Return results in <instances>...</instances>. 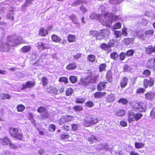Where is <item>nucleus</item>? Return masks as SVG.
I'll use <instances>...</instances> for the list:
<instances>
[{
    "instance_id": "nucleus-41",
    "label": "nucleus",
    "mask_w": 155,
    "mask_h": 155,
    "mask_svg": "<svg viewBox=\"0 0 155 155\" xmlns=\"http://www.w3.org/2000/svg\"><path fill=\"white\" fill-rule=\"evenodd\" d=\"M115 100L114 96L113 95H108L106 101L107 102H112Z\"/></svg>"
},
{
    "instance_id": "nucleus-28",
    "label": "nucleus",
    "mask_w": 155,
    "mask_h": 155,
    "mask_svg": "<svg viewBox=\"0 0 155 155\" xmlns=\"http://www.w3.org/2000/svg\"><path fill=\"white\" fill-rule=\"evenodd\" d=\"M128 102V101L127 99L123 97L120 98L117 101L118 103L124 105L127 104Z\"/></svg>"
},
{
    "instance_id": "nucleus-40",
    "label": "nucleus",
    "mask_w": 155,
    "mask_h": 155,
    "mask_svg": "<svg viewBox=\"0 0 155 155\" xmlns=\"http://www.w3.org/2000/svg\"><path fill=\"white\" fill-rule=\"evenodd\" d=\"M70 82L73 84H74L77 82L78 79L77 77L75 76H70L69 78Z\"/></svg>"
},
{
    "instance_id": "nucleus-15",
    "label": "nucleus",
    "mask_w": 155,
    "mask_h": 155,
    "mask_svg": "<svg viewBox=\"0 0 155 155\" xmlns=\"http://www.w3.org/2000/svg\"><path fill=\"white\" fill-rule=\"evenodd\" d=\"M107 84V82L106 81L100 82L97 85V90L99 91H101L104 90L106 88Z\"/></svg>"
},
{
    "instance_id": "nucleus-18",
    "label": "nucleus",
    "mask_w": 155,
    "mask_h": 155,
    "mask_svg": "<svg viewBox=\"0 0 155 155\" xmlns=\"http://www.w3.org/2000/svg\"><path fill=\"white\" fill-rule=\"evenodd\" d=\"M145 53L148 54H150L153 53H155V45L153 47L151 45H149L148 47L145 48Z\"/></svg>"
},
{
    "instance_id": "nucleus-63",
    "label": "nucleus",
    "mask_w": 155,
    "mask_h": 155,
    "mask_svg": "<svg viewBox=\"0 0 155 155\" xmlns=\"http://www.w3.org/2000/svg\"><path fill=\"white\" fill-rule=\"evenodd\" d=\"M120 0H110L109 2L110 3L112 4L116 5L119 4V1Z\"/></svg>"
},
{
    "instance_id": "nucleus-30",
    "label": "nucleus",
    "mask_w": 155,
    "mask_h": 155,
    "mask_svg": "<svg viewBox=\"0 0 155 155\" xmlns=\"http://www.w3.org/2000/svg\"><path fill=\"white\" fill-rule=\"evenodd\" d=\"M151 74V71L148 69L144 70L142 72V75L144 77L146 78L150 76Z\"/></svg>"
},
{
    "instance_id": "nucleus-52",
    "label": "nucleus",
    "mask_w": 155,
    "mask_h": 155,
    "mask_svg": "<svg viewBox=\"0 0 155 155\" xmlns=\"http://www.w3.org/2000/svg\"><path fill=\"white\" fill-rule=\"evenodd\" d=\"M62 130L66 131H69L71 130L70 126L68 125H64L62 127Z\"/></svg>"
},
{
    "instance_id": "nucleus-13",
    "label": "nucleus",
    "mask_w": 155,
    "mask_h": 155,
    "mask_svg": "<svg viewBox=\"0 0 155 155\" xmlns=\"http://www.w3.org/2000/svg\"><path fill=\"white\" fill-rule=\"evenodd\" d=\"M37 47L39 49L45 50L50 49V45L48 44L43 43L41 42H38L37 43Z\"/></svg>"
},
{
    "instance_id": "nucleus-53",
    "label": "nucleus",
    "mask_w": 155,
    "mask_h": 155,
    "mask_svg": "<svg viewBox=\"0 0 155 155\" xmlns=\"http://www.w3.org/2000/svg\"><path fill=\"white\" fill-rule=\"evenodd\" d=\"M145 88L143 87H140L138 88L136 91V93L137 94H141L144 93L145 91Z\"/></svg>"
},
{
    "instance_id": "nucleus-46",
    "label": "nucleus",
    "mask_w": 155,
    "mask_h": 155,
    "mask_svg": "<svg viewBox=\"0 0 155 155\" xmlns=\"http://www.w3.org/2000/svg\"><path fill=\"white\" fill-rule=\"evenodd\" d=\"M154 33V31L152 29H149L146 31L145 32V34L146 36H153Z\"/></svg>"
},
{
    "instance_id": "nucleus-3",
    "label": "nucleus",
    "mask_w": 155,
    "mask_h": 155,
    "mask_svg": "<svg viewBox=\"0 0 155 155\" xmlns=\"http://www.w3.org/2000/svg\"><path fill=\"white\" fill-rule=\"evenodd\" d=\"M132 108L135 111L140 112H145L147 108V104L142 101L135 102L132 105Z\"/></svg>"
},
{
    "instance_id": "nucleus-49",
    "label": "nucleus",
    "mask_w": 155,
    "mask_h": 155,
    "mask_svg": "<svg viewBox=\"0 0 155 155\" xmlns=\"http://www.w3.org/2000/svg\"><path fill=\"white\" fill-rule=\"evenodd\" d=\"M127 57H130L132 56L134 53V51L132 49L129 50L127 51L126 53H125Z\"/></svg>"
},
{
    "instance_id": "nucleus-12",
    "label": "nucleus",
    "mask_w": 155,
    "mask_h": 155,
    "mask_svg": "<svg viewBox=\"0 0 155 155\" xmlns=\"http://www.w3.org/2000/svg\"><path fill=\"white\" fill-rule=\"evenodd\" d=\"M36 84L35 81H28L26 82L25 84L22 85L21 90L25 89L26 88H31L33 87Z\"/></svg>"
},
{
    "instance_id": "nucleus-23",
    "label": "nucleus",
    "mask_w": 155,
    "mask_h": 155,
    "mask_svg": "<svg viewBox=\"0 0 155 155\" xmlns=\"http://www.w3.org/2000/svg\"><path fill=\"white\" fill-rule=\"evenodd\" d=\"M0 142L3 145H8L11 141L7 137H5L0 139Z\"/></svg>"
},
{
    "instance_id": "nucleus-20",
    "label": "nucleus",
    "mask_w": 155,
    "mask_h": 155,
    "mask_svg": "<svg viewBox=\"0 0 155 155\" xmlns=\"http://www.w3.org/2000/svg\"><path fill=\"white\" fill-rule=\"evenodd\" d=\"M107 94V93L105 92H96L94 94V97L96 99H100Z\"/></svg>"
},
{
    "instance_id": "nucleus-55",
    "label": "nucleus",
    "mask_w": 155,
    "mask_h": 155,
    "mask_svg": "<svg viewBox=\"0 0 155 155\" xmlns=\"http://www.w3.org/2000/svg\"><path fill=\"white\" fill-rule=\"evenodd\" d=\"M150 116L152 118H155V107L151 110Z\"/></svg>"
},
{
    "instance_id": "nucleus-36",
    "label": "nucleus",
    "mask_w": 155,
    "mask_h": 155,
    "mask_svg": "<svg viewBox=\"0 0 155 155\" xmlns=\"http://www.w3.org/2000/svg\"><path fill=\"white\" fill-rule=\"evenodd\" d=\"M71 127L73 131L78 130L80 128V125L78 124H71Z\"/></svg>"
},
{
    "instance_id": "nucleus-33",
    "label": "nucleus",
    "mask_w": 155,
    "mask_h": 155,
    "mask_svg": "<svg viewBox=\"0 0 155 155\" xmlns=\"http://www.w3.org/2000/svg\"><path fill=\"white\" fill-rule=\"evenodd\" d=\"M16 108L18 112H22L25 110V107L22 104H19L17 106Z\"/></svg>"
},
{
    "instance_id": "nucleus-26",
    "label": "nucleus",
    "mask_w": 155,
    "mask_h": 155,
    "mask_svg": "<svg viewBox=\"0 0 155 155\" xmlns=\"http://www.w3.org/2000/svg\"><path fill=\"white\" fill-rule=\"evenodd\" d=\"M51 38L52 41L56 43L60 42L61 39L59 37L55 34H53L51 35Z\"/></svg>"
},
{
    "instance_id": "nucleus-42",
    "label": "nucleus",
    "mask_w": 155,
    "mask_h": 155,
    "mask_svg": "<svg viewBox=\"0 0 155 155\" xmlns=\"http://www.w3.org/2000/svg\"><path fill=\"white\" fill-rule=\"evenodd\" d=\"M86 98L85 97L78 98L76 100L75 102L77 104H83Z\"/></svg>"
},
{
    "instance_id": "nucleus-35",
    "label": "nucleus",
    "mask_w": 155,
    "mask_h": 155,
    "mask_svg": "<svg viewBox=\"0 0 155 155\" xmlns=\"http://www.w3.org/2000/svg\"><path fill=\"white\" fill-rule=\"evenodd\" d=\"M10 44L7 43H5L2 46V49L4 51H8L10 49Z\"/></svg>"
},
{
    "instance_id": "nucleus-4",
    "label": "nucleus",
    "mask_w": 155,
    "mask_h": 155,
    "mask_svg": "<svg viewBox=\"0 0 155 155\" xmlns=\"http://www.w3.org/2000/svg\"><path fill=\"white\" fill-rule=\"evenodd\" d=\"M143 115L140 113H136L133 111H129L128 113V121L129 123H131L135 121H137L140 119Z\"/></svg>"
},
{
    "instance_id": "nucleus-7",
    "label": "nucleus",
    "mask_w": 155,
    "mask_h": 155,
    "mask_svg": "<svg viewBox=\"0 0 155 155\" xmlns=\"http://www.w3.org/2000/svg\"><path fill=\"white\" fill-rule=\"evenodd\" d=\"M98 77V75L95 76H91L85 78L81 79V82L82 84L86 86L90 83H96Z\"/></svg>"
},
{
    "instance_id": "nucleus-45",
    "label": "nucleus",
    "mask_w": 155,
    "mask_h": 155,
    "mask_svg": "<svg viewBox=\"0 0 155 155\" xmlns=\"http://www.w3.org/2000/svg\"><path fill=\"white\" fill-rule=\"evenodd\" d=\"M41 82L43 86L46 85L48 83V80L47 78L45 76H43L41 78Z\"/></svg>"
},
{
    "instance_id": "nucleus-25",
    "label": "nucleus",
    "mask_w": 155,
    "mask_h": 155,
    "mask_svg": "<svg viewBox=\"0 0 155 155\" xmlns=\"http://www.w3.org/2000/svg\"><path fill=\"white\" fill-rule=\"evenodd\" d=\"M87 59L88 61L91 63H94L96 61L95 56L92 54H89L87 56Z\"/></svg>"
},
{
    "instance_id": "nucleus-6",
    "label": "nucleus",
    "mask_w": 155,
    "mask_h": 155,
    "mask_svg": "<svg viewBox=\"0 0 155 155\" xmlns=\"http://www.w3.org/2000/svg\"><path fill=\"white\" fill-rule=\"evenodd\" d=\"M74 120L73 116L69 115H65L62 116L58 120V124L59 125H62L64 124L70 122Z\"/></svg>"
},
{
    "instance_id": "nucleus-32",
    "label": "nucleus",
    "mask_w": 155,
    "mask_h": 155,
    "mask_svg": "<svg viewBox=\"0 0 155 155\" xmlns=\"http://www.w3.org/2000/svg\"><path fill=\"white\" fill-rule=\"evenodd\" d=\"M134 145L136 148L139 149L143 147L145 145V144L141 142H135Z\"/></svg>"
},
{
    "instance_id": "nucleus-48",
    "label": "nucleus",
    "mask_w": 155,
    "mask_h": 155,
    "mask_svg": "<svg viewBox=\"0 0 155 155\" xmlns=\"http://www.w3.org/2000/svg\"><path fill=\"white\" fill-rule=\"evenodd\" d=\"M73 92V89L69 87L68 88L66 91V95L67 96H69L72 95Z\"/></svg>"
},
{
    "instance_id": "nucleus-34",
    "label": "nucleus",
    "mask_w": 155,
    "mask_h": 155,
    "mask_svg": "<svg viewBox=\"0 0 155 155\" xmlns=\"http://www.w3.org/2000/svg\"><path fill=\"white\" fill-rule=\"evenodd\" d=\"M31 49V47L29 45L23 46L21 48V51L23 53H26L29 51Z\"/></svg>"
},
{
    "instance_id": "nucleus-47",
    "label": "nucleus",
    "mask_w": 155,
    "mask_h": 155,
    "mask_svg": "<svg viewBox=\"0 0 155 155\" xmlns=\"http://www.w3.org/2000/svg\"><path fill=\"white\" fill-rule=\"evenodd\" d=\"M58 81L60 82H63L65 84H67L68 82V78L64 77H62L60 78Z\"/></svg>"
},
{
    "instance_id": "nucleus-57",
    "label": "nucleus",
    "mask_w": 155,
    "mask_h": 155,
    "mask_svg": "<svg viewBox=\"0 0 155 155\" xmlns=\"http://www.w3.org/2000/svg\"><path fill=\"white\" fill-rule=\"evenodd\" d=\"M9 147L11 149H15L17 148V147L15 144L12 143L11 141L9 144Z\"/></svg>"
},
{
    "instance_id": "nucleus-2",
    "label": "nucleus",
    "mask_w": 155,
    "mask_h": 155,
    "mask_svg": "<svg viewBox=\"0 0 155 155\" xmlns=\"http://www.w3.org/2000/svg\"><path fill=\"white\" fill-rule=\"evenodd\" d=\"M98 122V119L97 117L90 115L86 117L84 119L83 124L86 127H89L91 125L96 124Z\"/></svg>"
},
{
    "instance_id": "nucleus-5",
    "label": "nucleus",
    "mask_w": 155,
    "mask_h": 155,
    "mask_svg": "<svg viewBox=\"0 0 155 155\" xmlns=\"http://www.w3.org/2000/svg\"><path fill=\"white\" fill-rule=\"evenodd\" d=\"M104 16L107 22L110 23H112L119 19V16L108 12L104 14Z\"/></svg>"
},
{
    "instance_id": "nucleus-21",
    "label": "nucleus",
    "mask_w": 155,
    "mask_h": 155,
    "mask_svg": "<svg viewBox=\"0 0 155 155\" xmlns=\"http://www.w3.org/2000/svg\"><path fill=\"white\" fill-rule=\"evenodd\" d=\"M100 47L102 50L107 51L108 53L110 52L111 51V49H110V48L109 44L107 45L105 43H103L101 44Z\"/></svg>"
},
{
    "instance_id": "nucleus-8",
    "label": "nucleus",
    "mask_w": 155,
    "mask_h": 155,
    "mask_svg": "<svg viewBox=\"0 0 155 155\" xmlns=\"http://www.w3.org/2000/svg\"><path fill=\"white\" fill-rule=\"evenodd\" d=\"M37 111L40 114H43L42 117L44 118H47L49 117V114L46 108L43 106L39 107L37 109Z\"/></svg>"
},
{
    "instance_id": "nucleus-24",
    "label": "nucleus",
    "mask_w": 155,
    "mask_h": 155,
    "mask_svg": "<svg viewBox=\"0 0 155 155\" xmlns=\"http://www.w3.org/2000/svg\"><path fill=\"white\" fill-rule=\"evenodd\" d=\"M76 38L74 35L69 34L67 37L68 41L69 43H72L75 42Z\"/></svg>"
},
{
    "instance_id": "nucleus-9",
    "label": "nucleus",
    "mask_w": 155,
    "mask_h": 155,
    "mask_svg": "<svg viewBox=\"0 0 155 155\" xmlns=\"http://www.w3.org/2000/svg\"><path fill=\"white\" fill-rule=\"evenodd\" d=\"M154 80L153 78L150 77L148 79H144L143 82V86L144 88H147L148 87L153 86L154 83Z\"/></svg>"
},
{
    "instance_id": "nucleus-16",
    "label": "nucleus",
    "mask_w": 155,
    "mask_h": 155,
    "mask_svg": "<svg viewBox=\"0 0 155 155\" xmlns=\"http://www.w3.org/2000/svg\"><path fill=\"white\" fill-rule=\"evenodd\" d=\"M144 96L146 100L152 101L155 97V92L151 91L148 92L145 94Z\"/></svg>"
},
{
    "instance_id": "nucleus-11",
    "label": "nucleus",
    "mask_w": 155,
    "mask_h": 155,
    "mask_svg": "<svg viewBox=\"0 0 155 155\" xmlns=\"http://www.w3.org/2000/svg\"><path fill=\"white\" fill-rule=\"evenodd\" d=\"M146 67L148 69L155 70V58H151L148 60L146 64Z\"/></svg>"
},
{
    "instance_id": "nucleus-58",
    "label": "nucleus",
    "mask_w": 155,
    "mask_h": 155,
    "mask_svg": "<svg viewBox=\"0 0 155 155\" xmlns=\"http://www.w3.org/2000/svg\"><path fill=\"white\" fill-rule=\"evenodd\" d=\"M49 128L51 131L54 132L55 130V126L53 124H51L49 125Z\"/></svg>"
},
{
    "instance_id": "nucleus-44",
    "label": "nucleus",
    "mask_w": 155,
    "mask_h": 155,
    "mask_svg": "<svg viewBox=\"0 0 155 155\" xmlns=\"http://www.w3.org/2000/svg\"><path fill=\"white\" fill-rule=\"evenodd\" d=\"M110 56L111 58L114 60H116L118 57V54L115 52H114L110 53Z\"/></svg>"
},
{
    "instance_id": "nucleus-60",
    "label": "nucleus",
    "mask_w": 155,
    "mask_h": 155,
    "mask_svg": "<svg viewBox=\"0 0 155 155\" xmlns=\"http://www.w3.org/2000/svg\"><path fill=\"white\" fill-rule=\"evenodd\" d=\"M81 53H77L76 55L73 56V59L74 60H78L81 57Z\"/></svg>"
},
{
    "instance_id": "nucleus-43",
    "label": "nucleus",
    "mask_w": 155,
    "mask_h": 155,
    "mask_svg": "<svg viewBox=\"0 0 155 155\" xmlns=\"http://www.w3.org/2000/svg\"><path fill=\"white\" fill-rule=\"evenodd\" d=\"M73 109L75 111H80L83 110V108L81 105H76L73 107Z\"/></svg>"
},
{
    "instance_id": "nucleus-61",
    "label": "nucleus",
    "mask_w": 155,
    "mask_h": 155,
    "mask_svg": "<svg viewBox=\"0 0 155 155\" xmlns=\"http://www.w3.org/2000/svg\"><path fill=\"white\" fill-rule=\"evenodd\" d=\"M114 34L117 38H119L121 37L122 34L121 31H115Z\"/></svg>"
},
{
    "instance_id": "nucleus-31",
    "label": "nucleus",
    "mask_w": 155,
    "mask_h": 155,
    "mask_svg": "<svg viewBox=\"0 0 155 155\" xmlns=\"http://www.w3.org/2000/svg\"><path fill=\"white\" fill-rule=\"evenodd\" d=\"M106 67V64L105 63L100 64L98 67L99 72H101L104 71H105Z\"/></svg>"
},
{
    "instance_id": "nucleus-38",
    "label": "nucleus",
    "mask_w": 155,
    "mask_h": 155,
    "mask_svg": "<svg viewBox=\"0 0 155 155\" xmlns=\"http://www.w3.org/2000/svg\"><path fill=\"white\" fill-rule=\"evenodd\" d=\"M125 114V110H119L116 113V115L118 117H122Z\"/></svg>"
},
{
    "instance_id": "nucleus-54",
    "label": "nucleus",
    "mask_w": 155,
    "mask_h": 155,
    "mask_svg": "<svg viewBox=\"0 0 155 155\" xmlns=\"http://www.w3.org/2000/svg\"><path fill=\"white\" fill-rule=\"evenodd\" d=\"M121 28V24L117 22L115 24L113 27V28L115 29H120Z\"/></svg>"
},
{
    "instance_id": "nucleus-27",
    "label": "nucleus",
    "mask_w": 155,
    "mask_h": 155,
    "mask_svg": "<svg viewBox=\"0 0 155 155\" xmlns=\"http://www.w3.org/2000/svg\"><path fill=\"white\" fill-rule=\"evenodd\" d=\"M112 74L111 72L110 71H108L106 75V78L107 81L110 82H111L112 81Z\"/></svg>"
},
{
    "instance_id": "nucleus-59",
    "label": "nucleus",
    "mask_w": 155,
    "mask_h": 155,
    "mask_svg": "<svg viewBox=\"0 0 155 155\" xmlns=\"http://www.w3.org/2000/svg\"><path fill=\"white\" fill-rule=\"evenodd\" d=\"M120 124L123 127H126L127 125V122L124 120H121L120 122Z\"/></svg>"
},
{
    "instance_id": "nucleus-1",
    "label": "nucleus",
    "mask_w": 155,
    "mask_h": 155,
    "mask_svg": "<svg viewBox=\"0 0 155 155\" xmlns=\"http://www.w3.org/2000/svg\"><path fill=\"white\" fill-rule=\"evenodd\" d=\"M9 132L10 135L16 140L22 141L23 140V134L22 132H20L19 128L10 127L9 128Z\"/></svg>"
},
{
    "instance_id": "nucleus-10",
    "label": "nucleus",
    "mask_w": 155,
    "mask_h": 155,
    "mask_svg": "<svg viewBox=\"0 0 155 155\" xmlns=\"http://www.w3.org/2000/svg\"><path fill=\"white\" fill-rule=\"evenodd\" d=\"M110 34L109 29L106 28L101 30L99 32L95 34L96 37H101L103 38L108 36Z\"/></svg>"
},
{
    "instance_id": "nucleus-39",
    "label": "nucleus",
    "mask_w": 155,
    "mask_h": 155,
    "mask_svg": "<svg viewBox=\"0 0 155 155\" xmlns=\"http://www.w3.org/2000/svg\"><path fill=\"white\" fill-rule=\"evenodd\" d=\"M94 103L92 101H88L85 104V107H86L89 108H91L94 106Z\"/></svg>"
},
{
    "instance_id": "nucleus-64",
    "label": "nucleus",
    "mask_w": 155,
    "mask_h": 155,
    "mask_svg": "<svg viewBox=\"0 0 155 155\" xmlns=\"http://www.w3.org/2000/svg\"><path fill=\"white\" fill-rule=\"evenodd\" d=\"M122 34H123L125 36H126L127 35V29L125 28H123L122 29Z\"/></svg>"
},
{
    "instance_id": "nucleus-56",
    "label": "nucleus",
    "mask_w": 155,
    "mask_h": 155,
    "mask_svg": "<svg viewBox=\"0 0 155 155\" xmlns=\"http://www.w3.org/2000/svg\"><path fill=\"white\" fill-rule=\"evenodd\" d=\"M130 70V67L127 64H125L123 67V71L126 72H128Z\"/></svg>"
},
{
    "instance_id": "nucleus-51",
    "label": "nucleus",
    "mask_w": 155,
    "mask_h": 155,
    "mask_svg": "<svg viewBox=\"0 0 155 155\" xmlns=\"http://www.w3.org/2000/svg\"><path fill=\"white\" fill-rule=\"evenodd\" d=\"M70 135L68 133L62 134L60 135V138L62 140L68 139Z\"/></svg>"
},
{
    "instance_id": "nucleus-22",
    "label": "nucleus",
    "mask_w": 155,
    "mask_h": 155,
    "mask_svg": "<svg viewBox=\"0 0 155 155\" xmlns=\"http://www.w3.org/2000/svg\"><path fill=\"white\" fill-rule=\"evenodd\" d=\"M48 31L43 28H41L39 30L38 35L41 37H45L48 35Z\"/></svg>"
},
{
    "instance_id": "nucleus-17",
    "label": "nucleus",
    "mask_w": 155,
    "mask_h": 155,
    "mask_svg": "<svg viewBox=\"0 0 155 155\" xmlns=\"http://www.w3.org/2000/svg\"><path fill=\"white\" fill-rule=\"evenodd\" d=\"M77 68V65L76 63L72 62L69 63L66 67V69L68 71H73Z\"/></svg>"
},
{
    "instance_id": "nucleus-19",
    "label": "nucleus",
    "mask_w": 155,
    "mask_h": 155,
    "mask_svg": "<svg viewBox=\"0 0 155 155\" xmlns=\"http://www.w3.org/2000/svg\"><path fill=\"white\" fill-rule=\"evenodd\" d=\"M46 90V91L48 93H52L55 95L58 94V89L56 87L50 86L48 87Z\"/></svg>"
},
{
    "instance_id": "nucleus-29",
    "label": "nucleus",
    "mask_w": 155,
    "mask_h": 155,
    "mask_svg": "<svg viewBox=\"0 0 155 155\" xmlns=\"http://www.w3.org/2000/svg\"><path fill=\"white\" fill-rule=\"evenodd\" d=\"M0 97L1 99L3 100L6 99H9L11 98V96L10 94L2 93L0 94Z\"/></svg>"
},
{
    "instance_id": "nucleus-14",
    "label": "nucleus",
    "mask_w": 155,
    "mask_h": 155,
    "mask_svg": "<svg viewBox=\"0 0 155 155\" xmlns=\"http://www.w3.org/2000/svg\"><path fill=\"white\" fill-rule=\"evenodd\" d=\"M129 78L127 77L124 76L121 79L120 82V85L121 88H124L128 84Z\"/></svg>"
},
{
    "instance_id": "nucleus-37",
    "label": "nucleus",
    "mask_w": 155,
    "mask_h": 155,
    "mask_svg": "<svg viewBox=\"0 0 155 155\" xmlns=\"http://www.w3.org/2000/svg\"><path fill=\"white\" fill-rule=\"evenodd\" d=\"M117 42V40L116 39L112 38L110 39L108 43V44L110 48H111L114 47L115 45Z\"/></svg>"
},
{
    "instance_id": "nucleus-62",
    "label": "nucleus",
    "mask_w": 155,
    "mask_h": 155,
    "mask_svg": "<svg viewBox=\"0 0 155 155\" xmlns=\"http://www.w3.org/2000/svg\"><path fill=\"white\" fill-rule=\"evenodd\" d=\"M124 43L125 45H129L130 43V40L129 38H126L124 40Z\"/></svg>"
},
{
    "instance_id": "nucleus-50",
    "label": "nucleus",
    "mask_w": 155,
    "mask_h": 155,
    "mask_svg": "<svg viewBox=\"0 0 155 155\" xmlns=\"http://www.w3.org/2000/svg\"><path fill=\"white\" fill-rule=\"evenodd\" d=\"M125 53L124 52H121L119 55V60L120 61H122L124 60L126 58Z\"/></svg>"
}]
</instances>
